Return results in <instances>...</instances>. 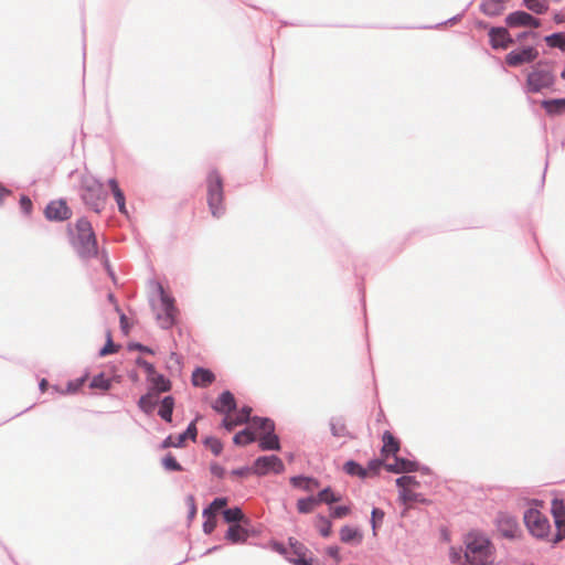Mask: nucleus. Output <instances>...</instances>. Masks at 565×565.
<instances>
[{"label":"nucleus","instance_id":"obj_40","mask_svg":"<svg viewBox=\"0 0 565 565\" xmlns=\"http://www.w3.org/2000/svg\"><path fill=\"white\" fill-rule=\"evenodd\" d=\"M396 486L398 489H413L419 486L417 479L413 476H402L396 479Z\"/></svg>","mask_w":565,"mask_h":565},{"label":"nucleus","instance_id":"obj_12","mask_svg":"<svg viewBox=\"0 0 565 565\" xmlns=\"http://www.w3.org/2000/svg\"><path fill=\"white\" fill-rule=\"evenodd\" d=\"M505 22L511 28L516 26H531V28H539L541 25V22L539 19L534 18L530 13L525 11H515L510 13L505 18Z\"/></svg>","mask_w":565,"mask_h":565},{"label":"nucleus","instance_id":"obj_27","mask_svg":"<svg viewBox=\"0 0 565 565\" xmlns=\"http://www.w3.org/2000/svg\"><path fill=\"white\" fill-rule=\"evenodd\" d=\"M173 408H174V398L172 396H166L160 402L158 415L164 422L171 423L172 422Z\"/></svg>","mask_w":565,"mask_h":565},{"label":"nucleus","instance_id":"obj_41","mask_svg":"<svg viewBox=\"0 0 565 565\" xmlns=\"http://www.w3.org/2000/svg\"><path fill=\"white\" fill-rule=\"evenodd\" d=\"M556 533L551 535V542L557 543L565 539V516L554 520Z\"/></svg>","mask_w":565,"mask_h":565},{"label":"nucleus","instance_id":"obj_19","mask_svg":"<svg viewBox=\"0 0 565 565\" xmlns=\"http://www.w3.org/2000/svg\"><path fill=\"white\" fill-rule=\"evenodd\" d=\"M340 540L344 544L358 546L363 541V533L356 526L344 525L340 529Z\"/></svg>","mask_w":565,"mask_h":565},{"label":"nucleus","instance_id":"obj_64","mask_svg":"<svg viewBox=\"0 0 565 565\" xmlns=\"http://www.w3.org/2000/svg\"><path fill=\"white\" fill-rule=\"evenodd\" d=\"M46 385H47V381H46L45 379H43V380L40 382V384H39L40 390L43 392V391L45 390Z\"/></svg>","mask_w":565,"mask_h":565},{"label":"nucleus","instance_id":"obj_43","mask_svg":"<svg viewBox=\"0 0 565 565\" xmlns=\"http://www.w3.org/2000/svg\"><path fill=\"white\" fill-rule=\"evenodd\" d=\"M551 512H552L554 520L564 518L565 516V505H564L563 500L553 499L552 504H551Z\"/></svg>","mask_w":565,"mask_h":565},{"label":"nucleus","instance_id":"obj_21","mask_svg":"<svg viewBox=\"0 0 565 565\" xmlns=\"http://www.w3.org/2000/svg\"><path fill=\"white\" fill-rule=\"evenodd\" d=\"M214 374L206 369L198 367L192 373V384L194 386L205 387L214 381Z\"/></svg>","mask_w":565,"mask_h":565},{"label":"nucleus","instance_id":"obj_48","mask_svg":"<svg viewBox=\"0 0 565 565\" xmlns=\"http://www.w3.org/2000/svg\"><path fill=\"white\" fill-rule=\"evenodd\" d=\"M204 518L205 521L203 523V531L205 534H211L216 526L215 515L209 514L207 516Z\"/></svg>","mask_w":565,"mask_h":565},{"label":"nucleus","instance_id":"obj_57","mask_svg":"<svg viewBox=\"0 0 565 565\" xmlns=\"http://www.w3.org/2000/svg\"><path fill=\"white\" fill-rule=\"evenodd\" d=\"M211 472L213 476H215L217 478H223L225 475V469L222 466H220L218 463H212Z\"/></svg>","mask_w":565,"mask_h":565},{"label":"nucleus","instance_id":"obj_22","mask_svg":"<svg viewBox=\"0 0 565 565\" xmlns=\"http://www.w3.org/2000/svg\"><path fill=\"white\" fill-rule=\"evenodd\" d=\"M108 185L110 188V191L114 195V199L118 205V210L121 214L124 215H127L128 214V211H127V207H126V199H125V194L124 192L121 191V189L119 188L118 185V182L116 179H109L108 180Z\"/></svg>","mask_w":565,"mask_h":565},{"label":"nucleus","instance_id":"obj_30","mask_svg":"<svg viewBox=\"0 0 565 565\" xmlns=\"http://www.w3.org/2000/svg\"><path fill=\"white\" fill-rule=\"evenodd\" d=\"M383 454H393L395 455L399 450L398 441L394 438V436L390 431H385L383 434Z\"/></svg>","mask_w":565,"mask_h":565},{"label":"nucleus","instance_id":"obj_6","mask_svg":"<svg viewBox=\"0 0 565 565\" xmlns=\"http://www.w3.org/2000/svg\"><path fill=\"white\" fill-rule=\"evenodd\" d=\"M207 182V204L211 214L218 218L225 213V206L223 204L224 191L223 180L216 170H212L206 179Z\"/></svg>","mask_w":565,"mask_h":565},{"label":"nucleus","instance_id":"obj_15","mask_svg":"<svg viewBox=\"0 0 565 565\" xmlns=\"http://www.w3.org/2000/svg\"><path fill=\"white\" fill-rule=\"evenodd\" d=\"M497 523L498 531L502 536L507 539H515L518 536L520 529L515 518L508 514H501L499 515Z\"/></svg>","mask_w":565,"mask_h":565},{"label":"nucleus","instance_id":"obj_58","mask_svg":"<svg viewBox=\"0 0 565 565\" xmlns=\"http://www.w3.org/2000/svg\"><path fill=\"white\" fill-rule=\"evenodd\" d=\"M250 472H253V468L241 467V468L232 470L231 475L236 476V477H245Z\"/></svg>","mask_w":565,"mask_h":565},{"label":"nucleus","instance_id":"obj_59","mask_svg":"<svg viewBox=\"0 0 565 565\" xmlns=\"http://www.w3.org/2000/svg\"><path fill=\"white\" fill-rule=\"evenodd\" d=\"M327 554H328L330 557H332V558H334V559L339 561V559H340V548H339V546H337V545L328 546V548H327Z\"/></svg>","mask_w":565,"mask_h":565},{"label":"nucleus","instance_id":"obj_28","mask_svg":"<svg viewBox=\"0 0 565 565\" xmlns=\"http://www.w3.org/2000/svg\"><path fill=\"white\" fill-rule=\"evenodd\" d=\"M247 537V531L238 524L231 525L225 534V539L232 543H244Z\"/></svg>","mask_w":565,"mask_h":565},{"label":"nucleus","instance_id":"obj_56","mask_svg":"<svg viewBox=\"0 0 565 565\" xmlns=\"http://www.w3.org/2000/svg\"><path fill=\"white\" fill-rule=\"evenodd\" d=\"M449 558H450V562L454 564L461 563V561H462L461 552L456 550L455 547H451L449 551Z\"/></svg>","mask_w":565,"mask_h":565},{"label":"nucleus","instance_id":"obj_62","mask_svg":"<svg viewBox=\"0 0 565 565\" xmlns=\"http://www.w3.org/2000/svg\"><path fill=\"white\" fill-rule=\"evenodd\" d=\"M170 360L174 361V363L177 364V367L180 369V359L177 353L172 352L170 354Z\"/></svg>","mask_w":565,"mask_h":565},{"label":"nucleus","instance_id":"obj_7","mask_svg":"<svg viewBox=\"0 0 565 565\" xmlns=\"http://www.w3.org/2000/svg\"><path fill=\"white\" fill-rule=\"evenodd\" d=\"M524 523L529 532L536 539L551 542V524L548 519L536 509L524 512Z\"/></svg>","mask_w":565,"mask_h":565},{"label":"nucleus","instance_id":"obj_32","mask_svg":"<svg viewBox=\"0 0 565 565\" xmlns=\"http://www.w3.org/2000/svg\"><path fill=\"white\" fill-rule=\"evenodd\" d=\"M318 504L317 497L301 498L297 501V510L302 514L310 513Z\"/></svg>","mask_w":565,"mask_h":565},{"label":"nucleus","instance_id":"obj_38","mask_svg":"<svg viewBox=\"0 0 565 565\" xmlns=\"http://www.w3.org/2000/svg\"><path fill=\"white\" fill-rule=\"evenodd\" d=\"M227 504L226 498H215L211 504L203 510V516L209 514L215 515V513Z\"/></svg>","mask_w":565,"mask_h":565},{"label":"nucleus","instance_id":"obj_13","mask_svg":"<svg viewBox=\"0 0 565 565\" xmlns=\"http://www.w3.org/2000/svg\"><path fill=\"white\" fill-rule=\"evenodd\" d=\"M45 216L50 221H65L71 216V210L63 200L52 201L45 207Z\"/></svg>","mask_w":565,"mask_h":565},{"label":"nucleus","instance_id":"obj_20","mask_svg":"<svg viewBox=\"0 0 565 565\" xmlns=\"http://www.w3.org/2000/svg\"><path fill=\"white\" fill-rule=\"evenodd\" d=\"M508 1L509 0H484L481 2L480 9L486 15L495 17L504 11Z\"/></svg>","mask_w":565,"mask_h":565},{"label":"nucleus","instance_id":"obj_8","mask_svg":"<svg viewBox=\"0 0 565 565\" xmlns=\"http://www.w3.org/2000/svg\"><path fill=\"white\" fill-rule=\"evenodd\" d=\"M253 424L264 434L259 438L258 446L262 450H279L280 443L275 431V423L269 418L254 417Z\"/></svg>","mask_w":565,"mask_h":565},{"label":"nucleus","instance_id":"obj_25","mask_svg":"<svg viewBox=\"0 0 565 565\" xmlns=\"http://www.w3.org/2000/svg\"><path fill=\"white\" fill-rule=\"evenodd\" d=\"M541 105L551 116L565 113V98L544 99Z\"/></svg>","mask_w":565,"mask_h":565},{"label":"nucleus","instance_id":"obj_11","mask_svg":"<svg viewBox=\"0 0 565 565\" xmlns=\"http://www.w3.org/2000/svg\"><path fill=\"white\" fill-rule=\"evenodd\" d=\"M539 55V52L533 46H526L521 50L511 51L507 57V64L509 66H519L523 63H530L534 61Z\"/></svg>","mask_w":565,"mask_h":565},{"label":"nucleus","instance_id":"obj_45","mask_svg":"<svg viewBox=\"0 0 565 565\" xmlns=\"http://www.w3.org/2000/svg\"><path fill=\"white\" fill-rule=\"evenodd\" d=\"M204 444H205V446H207L211 449V451L215 456H218L222 452L223 445L217 438L207 437V438H205Z\"/></svg>","mask_w":565,"mask_h":565},{"label":"nucleus","instance_id":"obj_23","mask_svg":"<svg viewBox=\"0 0 565 565\" xmlns=\"http://www.w3.org/2000/svg\"><path fill=\"white\" fill-rule=\"evenodd\" d=\"M159 403V395L150 391L138 401V407L146 414H151Z\"/></svg>","mask_w":565,"mask_h":565},{"label":"nucleus","instance_id":"obj_1","mask_svg":"<svg viewBox=\"0 0 565 565\" xmlns=\"http://www.w3.org/2000/svg\"><path fill=\"white\" fill-rule=\"evenodd\" d=\"M152 287L153 289L149 295L151 311L157 324L163 330H169L177 323L179 316L175 300L172 295L164 290L160 282L153 281Z\"/></svg>","mask_w":565,"mask_h":565},{"label":"nucleus","instance_id":"obj_54","mask_svg":"<svg viewBox=\"0 0 565 565\" xmlns=\"http://www.w3.org/2000/svg\"><path fill=\"white\" fill-rule=\"evenodd\" d=\"M115 351V345L111 341L110 334H108L107 343L100 349L99 355L105 356L107 354L114 353Z\"/></svg>","mask_w":565,"mask_h":565},{"label":"nucleus","instance_id":"obj_29","mask_svg":"<svg viewBox=\"0 0 565 565\" xmlns=\"http://www.w3.org/2000/svg\"><path fill=\"white\" fill-rule=\"evenodd\" d=\"M398 499L403 504L414 503V502H425L423 494L418 492H414L412 489H401L398 490Z\"/></svg>","mask_w":565,"mask_h":565},{"label":"nucleus","instance_id":"obj_18","mask_svg":"<svg viewBox=\"0 0 565 565\" xmlns=\"http://www.w3.org/2000/svg\"><path fill=\"white\" fill-rule=\"evenodd\" d=\"M386 470L394 473H407L418 470V463L408 459L399 458L394 455V462L385 466Z\"/></svg>","mask_w":565,"mask_h":565},{"label":"nucleus","instance_id":"obj_47","mask_svg":"<svg viewBox=\"0 0 565 565\" xmlns=\"http://www.w3.org/2000/svg\"><path fill=\"white\" fill-rule=\"evenodd\" d=\"M384 519V512L377 508H374L371 513V525L373 530V535H376V526L377 522H382Z\"/></svg>","mask_w":565,"mask_h":565},{"label":"nucleus","instance_id":"obj_34","mask_svg":"<svg viewBox=\"0 0 565 565\" xmlns=\"http://www.w3.org/2000/svg\"><path fill=\"white\" fill-rule=\"evenodd\" d=\"M340 500H341V495L334 493L329 487L321 490L317 495V501L319 503L323 502L327 504H331V503L338 502Z\"/></svg>","mask_w":565,"mask_h":565},{"label":"nucleus","instance_id":"obj_44","mask_svg":"<svg viewBox=\"0 0 565 565\" xmlns=\"http://www.w3.org/2000/svg\"><path fill=\"white\" fill-rule=\"evenodd\" d=\"M162 466L166 470H169V471H181L182 470L181 465L177 461V459L171 454H168L167 456H164L162 458Z\"/></svg>","mask_w":565,"mask_h":565},{"label":"nucleus","instance_id":"obj_9","mask_svg":"<svg viewBox=\"0 0 565 565\" xmlns=\"http://www.w3.org/2000/svg\"><path fill=\"white\" fill-rule=\"evenodd\" d=\"M285 470L282 460L275 456H262L258 457L253 466V472L258 476H265L269 472L281 473Z\"/></svg>","mask_w":565,"mask_h":565},{"label":"nucleus","instance_id":"obj_37","mask_svg":"<svg viewBox=\"0 0 565 565\" xmlns=\"http://www.w3.org/2000/svg\"><path fill=\"white\" fill-rule=\"evenodd\" d=\"M546 44L550 47H557L562 51H565V34L564 33H553L545 38Z\"/></svg>","mask_w":565,"mask_h":565},{"label":"nucleus","instance_id":"obj_55","mask_svg":"<svg viewBox=\"0 0 565 565\" xmlns=\"http://www.w3.org/2000/svg\"><path fill=\"white\" fill-rule=\"evenodd\" d=\"M129 350H137L142 353L154 354V351L151 348L137 342L129 344Z\"/></svg>","mask_w":565,"mask_h":565},{"label":"nucleus","instance_id":"obj_46","mask_svg":"<svg viewBox=\"0 0 565 565\" xmlns=\"http://www.w3.org/2000/svg\"><path fill=\"white\" fill-rule=\"evenodd\" d=\"M351 512L350 507L347 505H339L330 509V515L333 519H342L347 515H349Z\"/></svg>","mask_w":565,"mask_h":565},{"label":"nucleus","instance_id":"obj_2","mask_svg":"<svg viewBox=\"0 0 565 565\" xmlns=\"http://www.w3.org/2000/svg\"><path fill=\"white\" fill-rule=\"evenodd\" d=\"M465 544V563L470 565H491L493 563V546L486 535L469 533L466 536Z\"/></svg>","mask_w":565,"mask_h":565},{"label":"nucleus","instance_id":"obj_60","mask_svg":"<svg viewBox=\"0 0 565 565\" xmlns=\"http://www.w3.org/2000/svg\"><path fill=\"white\" fill-rule=\"evenodd\" d=\"M273 548H274L277 553H279V554L284 555L286 558H287V556H288V555H290V553H289V547H286V546H285L284 544H281V543H274Z\"/></svg>","mask_w":565,"mask_h":565},{"label":"nucleus","instance_id":"obj_31","mask_svg":"<svg viewBox=\"0 0 565 565\" xmlns=\"http://www.w3.org/2000/svg\"><path fill=\"white\" fill-rule=\"evenodd\" d=\"M343 470L350 476H358L360 478L367 477V469L353 460L347 461L343 466Z\"/></svg>","mask_w":565,"mask_h":565},{"label":"nucleus","instance_id":"obj_4","mask_svg":"<svg viewBox=\"0 0 565 565\" xmlns=\"http://www.w3.org/2000/svg\"><path fill=\"white\" fill-rule=\"evenodd\" d=\"M79 191L83 202L89 209L97 213L104 209L107 193L104 191L103 183L99 180L89 174L83 175Z\"/></svg>","mask_w":565,"mask_h":565},{"label":"nucleus","instance_id":"obj_3","mask_svg":"<svg viewBox=\"0 0 565 565\" xmlns=\"http://www.w3.org/2000/svg\"><path fill=\"white\" fill-rule=\"evenodd\" d=\"M75 227L76 233L72 238V245L77 255L83 259L95 257L98 254V248L90 222L79 218Z\"/></svg>","mask_w":565,"mask_h":565},{"label":"nucleus","instance_id":"obj_53","mask_svg":"<svg viewBox=\"0 0 565 565\" xmlns=\"http://www.w3.org/2000/svg\"><path fill=\"white\" fill-rule=\"evenodd\" d=\"M20 206L24 214L29 215L32 210V202L26 195H22L20 199Z\"/></svg>","mask_w":565,"mask_h":565},{"label":"nucleus","instance_id":"obj_17","mask_svg":"<svg viewBox=\"0 0 565 565\" xmlns=\"http://www.w3.org/2000/svg\"><path fill=\"white\" fill-rule=\"evenodd\" d=\"M212 407L217 413L228 415L231 412L236 409L234 395L230 391H224Z\"/></svg>","mask_w":565,"mask_h":565},{"label":"nucleus","instance_id":"obj_36","mask_svg":"<svg viewBox=\"0 0 565 565\" xmlns=\"http://www.w3.org/2000/svg\"><path fill=\"white\" fill-rule=\"evenodd\" d=\"M254 440H255V435L249 428H245V429L241 430L233 438L234 444L238 445V446L248 445V444L253 443Z\"/></svg>","mask_w":565,"mask_h":565},{"label":"nucleus","instance_id":"obj_63","mask_svg":"<svg viewBox=\"0 0 565 565\" xmlns=\"http://www.w3.org/2000/svg\"><path fill=\"white\" fill-rule=\"evenodd\" d=\"M377 466H380V462H377V461H371V462H369L367 471H369L370 469H375Z\"/></svg>","mask_w":565,"mask_h":565},{"label":"nucleus","instance_id":"obj_52","mask_svg":"<svg viewBox=\"0 0 565 565\" xmlns=\"http://www.w3.org/2000/svg\"><path fill=\"white\" fill-rule=\"evenodd\" d=\"M252 408L249 406H244L239 413L237 414L238 422H242L243 424L247 423L250 418Z\"/></svg>","mask_w":565,"mask_h":565},{"label":"nucleus","instance_id":"obj_26","mask_svg":"<svg viewBox=\"0 0 565 565\" xmlns=\"http://www.w3.org/2000/svg\"><path fill=\"white\" fill-rule=\"evenodd\" d=\"M152 384L151 391L156 394L169 392L171 390V382L164 375L157 372L148 380Z\"/></svg>","mask_w":565,"mask_h":565},{"label":"nucleus","instance_id":"obj_14","mask_svg":"<svg viewBox=\"0 0 565 565\" xmlns=\"http://www.w3.org/2000/svg\"><path fill=\"white\" fill-rule=\"evenodd\" d=\"M196 427L195 423L192 422L189 424L185 431L182 434H179L178 436H168L161 444V448H169V447H182L184 445V441L189 438L192 440H195L196 438Z\"/></svg>","mask_w":565,"mask_h":565},{"label":"nucleus","instance_id":"obj_61","mask_svg":"<svg viewBox=\"0 0 565 565\" xmlns=\"http://www.w3.org/2000/svg\"><path fill=\"white\" fill-rule=\"evenodd\" d=\"M186 501H188L189 509H190L189 516L193 518L195 515V513H196V509H195V504H194V499H193V497L190 495V497H188Z\"/></svg>","mask_w":565,"mask_h":565},{"label":"nucleus","instance_id":"obj_5","mask_svg":"<svg viewBox=\"0 0 565 565\" xmlns=\"http://www.w3.org/2000/svg\"><path fill=\"white\" fill-rule=\"evenodd\" d=\"M556 76L547 64L539 63L527 74L525 83L526 93H542L554 86Z\"/></svg>","mask_w":565,"mask_h":565},{"label":"nucleus","instance_id":"obj_10","mask_svg":"<svg viewBox=\"0 0 565 565\" xmlns=\"http://www.w3.org/2000/svg\"><path fill=\"white\" fill-rule=\"evenodd\" d=\"M289 553L287 561L292 565H313V559L307 556L309 550L296 539H289Z\"/></svg>","mask_w":565,"mask_h":565},{"label":"nucleus","instance_id":"obj_39","mask_svg":"<svg viewBox=\"0 0 565 565\" xmlns=\"http://www.w3.org/2000/svg\"><path fill=\"white\" fill-rule=\"evenodd\" d=\"M223 518L227 523H235L243 519V512L239 508H230L223 511Z\"/></svg>","mask_w":565,"mask_h":565},{"label":"nucleus","instance_id":"obj_49","mask_svg":"<svg viewBox=\"0 0 565 565\" xmlns=\"http://www.w3.org/2000/svg\"><path fill=\"white\" fill-rule=\"evenodd\" d=\"M136 362L139 366H141L146 371V373L148 375V380L156 373V369L152 363H150L141 358H138Z\"/></svg>","mask_w":565,"mask_h":565},{"label":"nucleus","instance_id":"obj_16","mask_svg":"<svg viewBox=\"0 0 565 565\" xmlns=\"http://www.w3.org/2000/svg\"><path fill=\"white\" fill-rule=\"evenodd\" d=\"M490 43L493 49H507L513 40L505 28H491L489 31Z\"/></svg>","mask_w":565,"mask_h":565},{"label":"nucleus","instance_id":"obj_50","mask_svg":"<svg viewBox=\"0 0 565 565\" xmlns=\"http://www.w3.org/2000/svg\"><path fill=\"white\" fill-rule=\"evenodd\" d=\"M331 433L335 437L344 436L345 434V426L342 423H335L331 420L330 423Z\"/></svg>","mask_w":565,"mask_h":565},{"label":"nucleus","instance_id":"obj_33","mask_svg":"<svg viewBox=\"0 0 565 565\" xmlns=\"http://www.w3.org/2000/svg\"><path fill=\"white\" fill-rule=\"evenodd\" d=\"M316 527L321 536L329 537L332 532V523L329 519L323 515H318L316 521Z\"/></svg>","mask_w":565,"mask_h":565},{"label":"nucleus","instance_id":"obj_42","mask_svg":"<svg viewBox=\"0 0 565 565\" xmlns=\"http://www.w3.org/2000/svg\"><path fill=\"white\" fill-rule=\"evenodd\" d=\"M111 383L103 373L95 375L90 382L93 388L108 390Z\"/></svg>","mask_w":565,"mask_h":565},{"label":"nucleus","instance_id":"obj_24","mask_svg":"<svg viewBox=\"0 0 565 565\" xmlns=\"http://www.w3.org/2000/svg\"><path fill=\"white\" fill-rule=\"evenodd\" d=\"M290 483L295 488H299V489H301L303 491H307V492H312L315 489H317L319 487V482L316 479L309 478V477H305V476L291 477L290 478Z\"/></svg>","mask_w":565,"mask_h":565},{"label":"nucleus","instance_id":"obj_35","mask_svg":"<svg viewBox=\"0 0 565 565\" xmlns=\"http://www.w3.org/2000/svg\"><path fill=\"white\" fill-rule=\"evenodd\" d=\"M524 6L536 14H543L548 9L546 0H523Z\"/></svg>","mask_w":565,"mask_h":565},{"label":"nucleus","instance_id":"obj_51","mask_svg":"<svg viewBox=\"0 0 565 565\" xmlns=\"http://www.w3.org/2000/svg\"><path fill=\"white\" fill-rule=\"evenodd\" d=\"M243 423L242 422H238V418L235 417V418H232V417H228L226 416L223 422H222V425L223 427L226 429V430H232L234 429L236 426L238 425H242Z\"/></svg>","mask_w":565,"mask_h":565}]
</instances>
